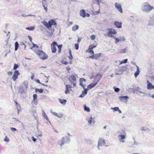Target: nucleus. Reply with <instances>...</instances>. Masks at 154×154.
Wrapping results in <instances>:
<instances>
[{
  "label": "nucleus",
  "instance_id": "nucleus-1",
  "mask_svg": "<svg viewBox=\"0 0 154 154\" xmlns=\"http://www.w3.org/2000/svg\"><path fill=\"white\" fill-rule=\"evenodd\" d=\"M28 87V82L27 81H24L20 86L18 91L20 94H25L27 90Z\"/></svg>",
  "mask_w": 154,
  "mask_h": 154
},
{
  "label": "nucleus",
  "instance_id": "nucleus-2",
  "mask_svg": "<svg viewBox=\"0 0 154 154\" xmlns=\"http://www.w3.org/2000/svg\"><path fill=\"white\" fill-rule=\"evenodd\" d=\"M141 9L142 11L148 13L152 9H154V7L151 6L149 3H143L141 6Z\"/></svg>",
  "mask_w": 154,
  "mask_h": 154
},
{
  "label": "nucleus",
  "instance_id": "nucleus-3",
  "mask_svg": "<svg viewBox=\"0 0 154 154\" xmlns=\"http://www.w3.org/2000/svg\"><path fill=\"white\" fill-rule=\"evenodd\" d=\"M35 53L36 55L38 56L41 59L45 60L48 58V55L42 51L39 50L36 51Z\"/></svg>",
  "mask_w": 154,
  "mask_h": 154
},
{
  "label": "nucleus",
  "instance_id": "nucleus-4",
  "mask_svg": "<svg viewBox=\"0 0 154 154\" xmlns=\"http://www.w3.org/2000/svg\"><path fill=\"white\" fill-rule=\"evenodd\" d=\"M100 76V78L98 79V80L96 81H94V83H92L89 85H88L87 86L88 88L89 89H91L95 86L98 82L100 81V80L101 79L102 75L100 74V73H98L96 75V77H97L98 76Z\"/></svg>",
  "mask_w": 154,
  "mask_h": 154
},
{
  "label": "nucleus",
  "instance_id": "nucleus-5",
  "mask_svg": "<svg viewBox=\"0 0 154 154\" xmlns=\"http://www.w3.org/2000/svg\"><path fill=\"white\" fill-rule=\"evenodd\" d=\"M131 89H132V91L133 92V93H136V91H137L139 93L142 94H143V96H147V95H150L149 94H146V93H145L143 91L142 89L140 88H139L138 87H137V88L135 90H134V89L133 88H131ZM136 94H137V93H136Z\"/></svg>",
  "mask_w": 154,
  "mask_h": 154
},
{
  "label": "nucleus",
  "instance_id": "nucleus-6",
  "mask_svg": "<svg viewBox=\"0 0 154 154\" xmlns=\"http://www.w3.org/2000/svg\"><path fill=\"white\" fill-rule=\"evenodd\" d=\"M106 144V143L104 139L103 138H100L98 141V143L97 147L99 150H100V147L104 146Z\"/></svg>",
  "mask_w": 154,
  "mask_h": 154
},
{
  "label": "nucleus",
  "instance_id": "nucleus-7",
  "mask_svg": "<svg viewBox=\"0 0 154 154\" xmlns=\"http://www.w3.org/2000/svg\"><path fill=\"white\" fill-rule=\"evenodd\" d=\"M29 112L35 118H36L37 113L36 112V110L34 108L33 106H32L29 109Z\"/></svg>",
  "mask_w": 154,
  "mask_h": 154
},
{
  "label": "nucleus",
  "instance_id": "nucleus-8",
  "mask_svg": "<svg viewBox=\"0 0 154 154\" xmlns=\"http://www.w3.org/2000/svg\"><path fill=\"white\" fill-rule=\"evenodd\" d=\"M115 6L116 8L121 13H122V5L120 4H119L117 2L115 3Z\"/></svg>",
  "mask_w": 154,
  "mask_h": 154
},
{
  "label": "nucleus",
  "instance_id": "nucleus-9",
  "mask_svg": "<svg viewBox=\"0 0 154 154\" xmlns=\"http://www.w3.org/2000/svg\"><path fill=\"white\" fill-rule=\"evenodd\" d=\"M56 45L57 46V44L55 42H54L51 45V49L52 52L53 53H55L56 51V48L55 46Z\"/></svg>",
  "mask_w": 154,
  "mask_h": 154
},
{
  "label": "nucleus",
  "instance_id": "nucleus-10",
  "mask_svg": "<svg viewBox=\"0 0 154 154\" xmlns=\"http://www.w3.org/2000/svg\"><path fill=\"white\" fill-rule=\"evenodd\" d=\"M129 98V97L127 96H120L119 97V99L120 101L124 103H126Z\"/></svg>",
  "mask_w": 154,
  "mask_h": 154
},
{
  "label": "nucleus",
  "instance_id": "nucleus-11",
  "mask_svg": "<svg viewBox=\"0 0 154 154\" xmlns=\"http://www.w3.org/2000/svg\"><path fill=\"white\" fill-rule=\"evenodd\" d=\"M116 41H115V43L116 44L118 43L119 42H123L125 41L126 39L124 36H120L119 37V38H115Z\"/></svg>",
  "mask_w": 154,
  "mask_h": 154
},
{
  "label": "nucleus",
  "instance_id": "nucleus-12",
  "mask_svg": "<svg viewBox=\"0 0 154 154\" xmlns=\"http://www.w3.org/2000/svg\"><path fill=\"white\" fill-rule=\"evenodd\" d=\"M19 74V72L18 70H16L14 75L12 76V79L13 81H15L18 77V75Z\"/></svg>",
  "mask_w": 154,
  "mask_h": 154
},
{
  "label": "nucleus",
  "instance_id": "nucleus-13",
  "mask_svg": "<svg viewBox=\"0 0 154 154\" xmlns=\"http://www.w3.org/2000/svg\"><path fill=\"white\" fill-rule=\"evenodd\" d=\"M114 24L115 26L118 28H120L122 27V23L118 21L114 22Z\"/></svg>",
  "mask_w": 154,
  "mask_h": 154
},
{
  "label": "nucleus",
  "instance_id": "nucleus-14",
  "mask_svg": "<svg viewBox=\"0 0 154 154\" xmlns=\"http://www.w3.org/2000/svg\"><path fill=\"white\" fill-rule=\"evenodd\" d=\"M108 32L107 34H117V32L114 29L112 28H109L108 29Z\"/></svg>",
  "mask_w": 154,
  "mask_h": 154
},
{
  "label": "nucleus",
  "instance_id": "nucleus-15",
  "mask_svg": "<svg viewBox=\"0 0 154 154\" xmlns=\"http://www.w3.org/2000/svg\"><path fill=\"white\" fill-rule=\"evenodd\" d=\"M48 23L50 28H51V26L53 25H57L56 23L54 20H51L49 21Z\"/></svg>",
  "mask_w": 154,
  "mask_h": 154
},
{
  "label": "nucleus",
  "instance_id": "nucleus-16",
  "mask_svg": "<svg viewBox=\"0 0 154 154\" xmlns=\"http://www.w3.org/2000/svg\"><path fill=\"white\" fill-rule=\"evenodd\" d=\"M118 137L119 138L120 142L122 143L125 142V140H124L125 138V135L120 134L118 135Z\"/></svg>",
  "mask_w": 154,
  "mask_h": 154
},
{
  "label": "nucleus",
  "instance_id": "nucleus-17",
  "mask_svg": "<svg viewBox=\"0 0 154 154\" xmlns=\"http://www.w3.org/2000/svg\"><path fill=\"white\" fill-rule=\"evenodd\" d=\"M88 90V88H86V89H84V90L82 91V94L79 96V97L81 98L83 97L87 94Z\"/></svg>",
  "mask_w": 154,
  "mask_h": 154
},
{
  "label": "nucleus",
  "instance_id": "nucleus-18",
  "mask_svg": "<svg viewBox=\"0 0 154 154\" xmlns=\"http://www.w3.org/2000/svg\"><path fill=\"white\" fill-rule=\"evenodd\" d=\"M148 84L147 85V88L149 90H151L154 88V86L151 83L149 82L148 81H147Z\"/></svg>",
  "mask_w": 154,
  "mask_h": 154
},
{
  "label": "nucleus",
  "instance_id": "nucleus-19",
  "mask_svg": "<svg viewBox=\"0 0 154 154\" xmlns=\"http://www.w3.org/2000/svg\"><path fill=\"white\" fill-rule=\"evenodd\" d=\"M62 140H64L65 143H68L70 141L69 137H63L62 138Z\"/></svg>",
  "mask_w": 154,
  "mask_h": 154
},
{
  "label": "nucleus",
  "instance_id": "nucleus-20",
  "mask_svg": "<svg viewBox=\"0 0 154 154\" xmlns=\"http://www.w3.org/2000/svg\"><path fill=\"white\" fill-rule=\"evenodd\" d=\"M101 54V53L95 54V55L90 56L89 57L91 59H97L98 58L100 57Z\"/></svg>",
  "mask_w": 154,
  "mask_h": 154
},
{
  "label": "nucleus",
  "instance_id": "nucleus-21",
  "mask_svg": "<svg viewBox=\"0 0 154 154\" xmlns=\"http://www.w3.org/2000/svg\"><path fill=\"white\" fill-rule=\"evenodd\" d=\"M85 11L84 10H81L80 11V15L83 18L86 17Z\"/></svg>",
  "mask_w": 154,
  "mask_h": 154
},
{
  "label": "nucleus",
  "instance_id": "nucleus-22",
  "mask_svg": "<svg viewBox=\"0 0 154 154\" xmlns=\"http://www.w3.org/2000/svg\"><path fill=\"white\" fill-rule=\"evenodd\" d=\"M150 20L149 22V24L151 25H154V14L152 17H150Z\"/></svg>",
  "mask_w": 154,
  "mask_h": 154
},
{
  "label": "nucleus",
  "instance_id": "nucleus-23",
  "mask_svg": "<svg viewBox=\"0 0 154 154\" xmlns=\"http://www.w3.org/2000/svg\"><path fill=\"white\" fill-rule=\"evenodd\" d=\"M78 77L77 75H71L69 80H71L72 81H75L76 80V78Z\"/></svg>",
  "mask_w": 154,
  "mask_h": 154
},
{
  "label": "nucleus",
  "instance_id": "nucleus-24",
  "mask_svg": "<svg viewBox=\"0 0 154 154\" xmlns=\"http://www.w3.org/2000/svg\"><path fill=\"white\" fill-rule=\"evenodd\" d=\"M134 141L133 143L130 147H133L134 148H136L137 146H138L139 145V143L138 142H136L135 140L134 139Z\"/></svg>",
  "mask_w": 154,
  "mask_h": 154
},
{
  "label": "nucleus",
  "instance_id": "nucleus-25",
  "mask_svg": "<svg viewBox=\"0 0 154 154\" xmlns=\"http://www.w3.org/2000/svg\"><path fill=\"white\" fill-rule=\"evenodd\" d=\"M87 121L90 125H91L92 124H94L95 122L94 119L91 117L89 119H88Z\"/></svg>",
  "mask_w": 154,
  "mask_h": 154
},
{
  "label": "nucleus",
  "instance_id": "nucleus-26",
  "mask_svg": "<svg viewBox=\"0 0 154 154\" xmlns=\"http://www.w3.org/2000/svg\"><path fill=\"white\" fill-rule=\"evenodd\" d=\"M136 66L137 67V71L135 72L134 74L135 78H136L139 75L140 72L138 66L137 65H136Z\"/></svg>",
  "mask_w": 154,
  "mask_h": 154
},
{
  "label": "nucleus",
  "instance_id": "nucleus-27",
  "mask_svg": "<svg viewBox=\"0 0 154 154\" xmlns=\"http://www.w3.org/2000/svg\"><path fill=\"white\" fill-rule=\"evenodd\" d=\"M127 48H125L119 50V52L120 53H126L127 52Z\"/></svg>",
  "mask_w": 154,
  "mask_h": 154
},
{
  "label": "nucleus",
  "instance_id": "nucleus-28",
  "mask_svg": "<svg viewBox=\"0 0 154 154\" xmlns=\"http://www.w3.org/2000/svg\"><path fill=\"white\" fill-rule=\"evenodd\" d=\"M43 113H42V116H43L44 118H45L46 120H47L49 122V120L48 118V117L46 114L44 110H43Z\"/></svg>",
  "mask_w": 154,
  "mask_h": 154
},
{
  "label": "nucleus",
  "instance_id": "nucleus-29",
  "mask_svg": "<svg viewBox=\"0 0 154 154\" xmlns=\"http://www.w3.org/2000/svg\"><path fill=\"white\" fill-rule=\"evenodd\" d=\"M43 25L46 26L48 29H49V23H48L47 22L44 21L43 22Z\"/></svg>",
  "mask_w": 154,
  "mask_h": 154
},
{
  "label": "nucleus",
  "instance_id": "nucleus-30",
  "mask_svg": "<svg viewBox=\"0 0 154 154\" xmlns=\"http://www.w3.org/2000/svg\"><path fill=\"white\" fill-rule=\"evenodd\" d=\"M128 61V59H124L122 61L119 60V62L120 63L119 65L122 64L123 63H126Z\"/></svg>",
  "mask_w": 154,
  "mask_h": 154
},
{
  "label": "nucleus",
  "instance_id": "nucleus-31",
  "mask_svg": "<svg viewBox=\"0 0 154 154\" xmlns=\"http://www.w3.org/2000/svg\"><path fill=\"white\" fill-rule=\"evenodd\" d=\"M79 28V26L78 25H75L72 27V31H75L76 30L78 29Z\"/></svg>",
  "mask_w": 154,
  "mask_h": 154
},
{
  "label": "nucleus",
  "instance_id": "nucleus-32",
  "mask_svg": "<svg viewBox=\"0 0 154 154\" xmlns=\"http://www.w3.org/2000/svg\"><path fill=\"white\" fill-rule=\"evenodd\" d=\"M43 91V90L42 89H39L36 88H35V92L36 93L37 92H39L40 93H42Z\"/></svg>",
  "mask_w": 154,
  "mask_h": 154
},
{
  "label": "nucleus",
  "instance_id": "nucleus-33",
  "mask_svg": "<svg viewBox=\"0 0 154 154\" xmlns=\"http://www.w3.org/2000/svg\"><path fill=\"white\" fill-rule=\"evenodd\" d=\"M59 101L61 103L63 104H65L66 102V100H65L59 99Z\"/></svg>",
  "mask_w": 154,
  "mask_h": 154
},
{
  "label": "nucleus",
  "instance_id": "nucleus-34",
  "mask_svg": "<svg viewBox=\"0 0 154 154\" xmlns=\"http://www.w3.org/2000/svg\"><path fill=\"white\" fill-rule=\"evenodd\" d=\"M84 109L85 111H87L88 112H89L90 111L89 108L86 106L85 105H84Z\"/></svg>",
  "mask_w": 154,
  "mask_h": 154
},
{
  "label": "nucleus",
  "instance_id": "nucleus-35",
  "mask_svg": "<svg viewBox=\"0 0 154 154\" xmlns=\"http://www.w3.org/2000/svg\"><path fill=\"white\" fill-rule=\"evenodd\" d=\"M15 51H16L18 49L19 47V44L17 42H16L15 43Z\"/></svg>",
  "mask_w": 154,
  "mask_h": 154
},
{
  "label": "nucleus",
  "instance_id": "nucleus-36",
  "mask_svg": "<svg viewBox=\"0 0 154 154\" xmlns=\"http://www.w3.org/2000/svg\"><path fill=\"white\" fill-rule=\"evenodd\" d=\"M124 67H119L118 69V71L119 72H122L124 71Z\"/></svg>",
  "mask_w": 154,
  "mask_h": 154
},
{
  "label": "nucleus",
  "instance_id": "nucleus-37",
  "mask_svg": "<svg viewBox=\"0 0 154 154\" xmlns=\"http://www.w3.org/2000/svg\"><path fill=\"white\" fill-rule=\"evenodd\" d=\"M96 47V46H94L92 47L90 49V50L89 51V53L91 54H94V52L92 50V49L95 48Z\"/></svg>",
  "mask_w": 154,
  "mask_h": 154
},
{
  "label": "nucleus",
  "instance_id": "nucleus-38",
  "mask_svg": "<svg viewBox=\"0 0 154 154\" xmlns=\"http://www.w3.org/2000/svg\"><path fill=\"white\" fill-rule=\"evenodd\" d=\"M35 28V27L34 26H32L30 27H27L26 28V29L32 31Z\"/></svg>",
  "mask_w": 154,
  "mask_h": 154
},
{
  "label": "nucleus",
  "instance_id": "nucleus-39",
  "mask_svg": "<svg viewBox=\"0 0 154 154\" xmlns=\"http://www.w3.org/2000/svg\"><path fill=\"white\" fill-rule=\"evenodd\" d=\"M57 46L58 48V52L60 53L61 51V49L62 47V45L61 44L59 45H57Z\"/></svg>",
  "mask_w": 154,
  "mask_h": 154
},
{
  "label": "nucleus",
  "instance_id": "nucleus-40",
  "mask_svg": "<svg viewBox=\"0 0 154 154\" xmlns=\"http://www.w3.org/2000/svg\"><path fill=\"white\" fill-rule=\"evenodd\" d=\"M69 52L70 55L69 56V59L72 60V59L73 56L71 53V50L70 49H69Z\"/></svg>",
  "mask_w": 154,
  "mask_h": 154
},
{
  "label": "nucleus",
  "instance_id": "nucleus-41",
  "mask_svg": "<svg viewBox=\"0 0 154 154\" xmlns=\"http://www.w3.org/2000/svg\"><path fill=\"white\" fill-rule=\"evenodd\" d=\"M107 34L109 37L113 38L115 39V38H117L115 37L114 35H112V34Z\"/></svg>",
  "mask_w": 154,
  "mask_h": 154
},
{
  "label": "nucleus",
  "instance_id": "nucleus-42",
  "mask_svg": "<svg viewBox=\"0 0 154 154\" xmlns=\"http://www.w3.org/2000/svg\"><path fill=\"white\" fill-rule=\"evenodd\" d=\"M37 100V95L36 94H33V100Z\"/></svg>",
  "mask_w": 154,
  "mask_h": 154
},
{
  "label": "nucleus",
  "instance_id": "nucleus-43",
  "mask_svg": "<svg viewBox=\"0 0 154 154\" xmlns=\"http://www.w3.org/2000/svg\"><path fill=\"white\" fill-rule=\"evenodd\" d=\"M50 112L54 116H57H57H58V114H57V113L53 112L52 111V110H50Z\"/></svg>",
  "mask_w": 154,
  "mask_h": 154
},
{
  "label": "nucleus",
  "instance_id": "nucleus-44",
  "mask_svg": "<svg viewBox=\"0 0 154 154\" xmlns=\"http://www.w3.org/2000/svg\"><path fill=\"white\" fill-rule=\"evenodd\" d=\"M148 129L147 128L145 127H142L141 128V130L144 131H146L148 130Z\"/></svg>",
  "mask_w": 154,
  "mask_h": 154
},
{
  "label": "nucleus",
  "instance_id": "nucleus-45",
  "mask_svg": "<svg viewBox=\"0 0 154 154\" xmlns=\"http://www.w3.org/2000/svg\"><path fill=\"white\" fill-rule=\"evenodd\" d=\"M4 141L7 142H8L10 141L9 139L7 137V136H5V138L4 140Z\"/></svg>",
  "mask_w": 154,
  "mask_h": 154
},
{
  "label": "nucleus",
  "instance_id": "nucleus-46",
  "mask_svg": "<svg viewBox=\"0 0 154 154\" xmlns=\"http://www.w3.org/2000/svg\"><path fill=\"white\" fill-rule=\"evenodd\" d=\"M111 109H112L115 111H118L119 110V108L118 107H116L114 108H111Z\"/></svg>",
  "mask_w": 154,
  "mask_h": 154
},
{
  "label": "nucleus",
  "instance_id": "nucleus-47",
  "mask_svg": "<svg viewBox=\"0 0 154 154\" xmlns=\"http://www.w3.org/2000/svg\"><path fill=\"white\" fill-rule=\"evenodd\" d=\"M67 86H66V90L65 91V93L66 94H67L69 92V90Z\"/></svg>",
  "mask_w": 154,
  "mask_h": 154
},
{
  "label": "nucleus",
  "instance_id": "nucleus-48",
  "mask_svg": "<svg viewBox=\"0 0 154 154\" xmlns=\"http://www.w3.org/2000/svg\"><path fill=\"white\" fill-rule=\"evenodd\" d=\"M114 89L115 91L116 92H118L120 91V89L119 88L114 87Z\"/></svg>",
  "mask_w": 154,
  "mask_h": 154
},
{
  "label": "nucleus",
  "instance_id": "nucleus-49",
  "mask_svg": "<svg viewBox=\"0 0 154 154\" xmlns=\"http://www.w3.org/2000/svg\"><path fill=\"white\" fill-rule=\"evenodd\" d=\"M75 49L76 50H78L79 49V45L78 44H75Z\"/></svg>",
  "mask_w": 154,
  "mask_h": 154
},
{
  "label": "nucleus",
  "instance_id": "nucleus-50",
  "mask_svg": "<svg viewBox=\"0 0 154 154\" xmlns=\"http://www.w3.org/2000/svg\"><path fill=\"white\" fill-rule=\"evenodd\" d=\"M38 46L36 44H33V47H32L30 48L31 49H32L33 48H38Z\"/></svg>",
  "mask_w": 154,
  "mask_h": 154
},
{
  "label": "nucleus",
  "instance_id": "nucleus-51",
  "mask_svg": "<svg viewBox=\"0 0 154 154\" xmlns=\"http://www.w3.org/2000/svg\"><path fill=\"white\" fill-rule=\"evenodd\" d=\"M18 65L17 64H15L14 65V70H16V69L18 67Z\"/></svg>",
  "mask_w": 154,
  "mask_h": 154
},
{
  "label": "nucleus",
  "instance_id": "nucleus-52",
  "mask_svg": "<svg viewBox=\"0 0 154 154\" xmlns=\"http://www.w3.org/2000/svg\"><path fill=\"white\" fill-rule=\"evenodd\" d=\"M63 116V115L62 113H59V115H58V116L57 117H58L59 118H62Z\"/></svg>",
  "mask_w": 154,
  "mask_h": 154
},
{
  "label": "nucleus",
  "instance_id": "nucleus-53",
  "mask_svg": "<svg viewBox=\"0 0 154 154\" xmlns=\"http://www.w3.org/2000/svg\"><path fill=\"white\" fill-rule=\"evenodd\" d=\"M13 119L14 120V122L15 123H16V122H18H18H20V121L19 120H18L16 119L15 118H13Z\"/></svg>",
  "mask_w": 154,
  "mask_h": 154
},
{
  "label": "nucleus",
  "instance_id": "nucleus-54",
  "mask_svg": "<svg viewBox=\"0 0 154 154\" xmlns=\"http://www.w3.org/2000/svg\"><path fill=\"white\" fill-rule=\"evenodd\" d=\"M91 39L92 40H94L95 38V36L94 35H92L91 36Z\"/></svg>",
  "mask_w": 154,
  "mask_h": 154
},
{
  "label": "nucleus",
  "instance_id": "nucleus-55",
  "mask_svg": "<svg viewBox=\"0 0 154 154\" xmlns=\"http://www.w3.org/2000/svg\"><path fill=\"white\" fill-rule=\"evenodd\" d=\"M10 129L11 130L13 131H17L16 129L14 128L11 127Z\"/></svg>",
  "mask_w": 154,
  "mask_h": 154
},
{
  "label": "nucleus",
  "instance_id": "nucleus-56",
  "mask_svg": "<svg viewBox=\"0 0 154 154\" xmlns=\"http://www.w3.org/2000/svg\"><path fill=\"white\" fill-rule=\"evenodd\" d=\"M33 103L35 105H37L38 104V101L37 100H32Z\"/></svg>",
  "mask_w": 154,
  "mask_h": 154
},
{
  "label": "nucleus",
  "instance_id": "nucleus-57",
  "mask_svg": "<svg viewBox=\"0 0 154 154\" xmlns=\"http://www.w3.org/2000/svg\"><path fill=\"white\" fill-rule=\"evenodd\" d=\"M27 17L29 16H32L34 17H36V16L35 15H32V14H29L27 15Z\"/></svg>",
  "mask_w": 154,
  "mask_h": 154
},
{
  "label": "nucleus",
  "instance_id": "nucleus-58",
  "mask_svg": "<svg viewBox=\"0 0 154 154\" xmlns=\"http://www.w3.org/2000/svg\"><path fill=\"white\" fill-rule=\"evenodd\" d=\"M100 78V76H98L97 77H96V78L94 79V81H97L98 79Z\"/></svg>",
  "mask_w": 154,
  "mask_h": 154
},
{
  "label": "nucleus",
  "instance_id": "nucleus-59",
  "mask_svg": "<svg viewBox=\"0 0 154 154\" xmlns=\"http://www.w3.org/2000/svg\"><path fill=\"white\" fill-rule=\"evenodd\" d=\"M13 74V72H12L9 71L8 72V74L9 75H11Z\"/></svg>",
  "mask_w": 154,
  "mask_h": 154
},
{
  "label": "nucleus",
  "instance_id": "nucleus-60",
  "mask_svg": "<svg viewBox=\"0 0 154 154\" xmlns=\"http://www.w3.org/2000/svg\"><path fill=\"white\" fill-rule=\"evenodd\" d=\"M61 63L65 65H66L67 64L68 62H65V61H62Z\"/></svg>",
  "mask_w": 154,
  "mask_h": 154
},
{
  "label": "nucleus",
  "instance_id": "nucleus-61",
  "mask_svg": "<svg viewBox=\"0 0 154 154\" xmlns=\"http://www.w3.org/2000/svg\"><path fill=\"white\" fill-rule=\"evenodd\" d=\"M28 38H29V40H30V42H32V37L31 36H29Z\"/></svg>",
  "mask_w": 154,
  "mask_h": 154
},
{
  "label": "nucleus",
  "instance_id": "nucleus-62",
  "mask_svg": "<svg viewBox=\"0 0 154 154\" xmlns=\"http://www.w3.org/2000/svg\"><path fill=\"white\" fill-rule=\"evenodd\" d=\"M65 142H64V140H63L61 144H60V146H62V145H63L64 143H65Z\"/></svg>",
  "mask_w": 154,
  "mask_h": 154
},
{
  "label": "nucleus",
  "instance_id": "nucleus-63",
  "mask_svg": "<svg viewBox=\"0 0 154 154\" xmlns=\"http://www.w3.org/2000/svg\"><path fill=\"white\" fill-rule=\"evenodd\" d=\"M32 140L34 142L36 141V139L35 138L33 137H32Z\"/></svg>",
  "mask_w": 154,
  "mask_h": 154
},
{
  "label": "nucleus",
  "instance_id": "nucleus-64",
  "mask_svg": "<svg viewBox=\"0 0 154 154\" xmlns=\"http://www.w3.org/2000/svg\"><path fill=\"white\" fill-rule=\"evenodd\" d=\"M70 82L73 84V85L74 86H76L75 85V83L74 82L72 81L71 80H70Z\"/></svg>",
  "mask_w": 154,
  "mask_h": 154
}]
</instances>
